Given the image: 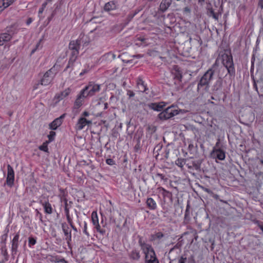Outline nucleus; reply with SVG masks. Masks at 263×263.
<instances>
[{"label":"nucleus","mask_w":263,"mask_h":263,"mask_svg":"<svg viewBox=\"0 0 263 263\" xmlns=\"http://www.w3.org/2000/svg\"><path fill=\"white\" fill-rule=\"evenodd\" d=\"M57 263H67L66 261L64 258H62V259H58L57 258Z\"/></svg>","instance_id":"45"},{"label":"nucleus","mask_w":263,"mask_h":263,"mask_svg":"<svg viewBox=\"0 0 263 263\" xmlns=\"http://www.w3.org/2000/svg\"><path fill=\"white\" fill-rule=\"evenodd\" d=\"M55 136V133L53 131H51L49 133V134L48 135V137L49 138V142H51L54 140V137Z\"/></svg>","instance_id":"34"},{"label":"nucleus","mask_w":263,"mask_h":263,"mask_svg":"<svg viewBox=\"0 0 263 263\" xmlns=\"http://www.w3.org/2000/svg\"><path fill=\"white\" fill-rule=\"evenodd\" d=\"M55 73L53 72L52 68L48 70L44 75L41 80V85L46 86L49 84L53 80Z\"/></svg>","instance_id":"5"},{"label":"nucleus","mask_w":263,"mask_h":263,"mask_svg":"<svg viewBox=\"0 0 263 263\" xmlns=\"http://www.w3.org/2000/svg\"><path fill=\"white\" fill-rule=\"evenodd\" d=\"M7 33L8 34H11V36H12L14 33H15V28L14 26H11L7 27Z\"/></svg>","instance_id":"27"},{"label":"nucleus","mask_w":263,"mask_h":263,"mask_svg":"<svg viewBox=\"0 0 263 263\" xmlns=\"http://www.w3.org/2000/svg\"><path fill=\"white\" fill-rule=\"evenodd\" d=\"M208 11L210 13V15H212L214 18L218 20V16L212 8L209 9Z\"/></svg>","instance_id":"36"},{"label":"nucleus","mask_w":263,"mask_h":263,"mask_svg":"<svg viewBox=\"0 0 263 263\" xmlns=\"http://www.w3.org/2000/svg\"><path fill=\"white\" fill-rule=\"evenodd\" d=\"M28 242L29 246L31 247L32 246L34 245L36 243V241L34 238L32 237H29L28 238Z\"/></svg>","instance_id":"32"},{"label":"nucleus","mask_w":263,"mask_h":263,"mask_svg":"<svg viewBox=\"0 0 263 263\" xmlns=\"http://www.w3.org/2000/svg\"><path fill=\"white\" fill-rule=\"evenodd\" d=\"M49 142L46 141L45 142H44L43 144L39 146V149L41 151H43L45 152H48V148L47 146V144Z\"/></svg>","instance_id":"29"},{"label":"nucleus","mask_w":263,"mask_h":263,"mask_svg":"<svg viewBox=\"0 0 263 263\" xmlns=\"http://www.w3.org/2000/svg\"><path fill=\"white\" fill-rule=\"evenodd\" d=\"M110 4L109 3H107V4H106L105 6H104V9L105 10H107V11H109L110 9Z\"/></svg>","instance_id":"46"},{"label":"nucleus","mask_w":263,"mask_h":263,"mask_svg":"<svg viewBox=\"0 0 263 263\" xmlns=\"http://www.w3.org/2000/svg\"><path fill=\"white\" fill-rule=\"evenodd\" d=\"M70 91L71 90L69 88H67L65 89L64 91L60 92V93L57 94L54 97V100H57L56 103L58 102L61 100H62L64 98L68 96L70 93Z\"/></svg>","instance_id":"14"},{"label":"nucleus","mask_w":263,"mask_h":263,"mask_svg":"<svg viewBox=\"0 0 263 263\" xmlns=\"http://www.w3.org/2000/svg\"><path fill=\"white\" fill-rule=\"evenodd\" d=\"M89 115V114L88 112L87 111H84L83 112V113L82 114V116H84V117H87Z\"/></svg>","instance_id":"54"},{"label":"nucleus","mask_w":263,"mask_h":263,"mask_svg":"<svg viewBox=\"0 0 263 263\" xmlns=\"http://www.w3.org/2000/svg\"><path fill=\"white\" fill-rule=\"evenodd\" d=\"M71 55L69 61V63L68 66H67L66 68L70 67V64L71 63L72 64L76 60L77 57L79 54V50H71Z\"/></svg>","instance_id":"17"},{"label":"nucleus","mask_w":263,"mask_h":263,"mask_svg":"<svg viewBox=\"0 0 263 263\" xmlns=\"http://www.w3.org/2000/svg\"><path fill=\"white\" fill-rule=\"evenodd\" d=\"M43 206H44L45 212L49 214H50L52 213V208L51 207V204L49 203V202H42L41 201Z\"/></svg>","instance_id":"21"},{"label":"nucleus","mask_w":263,"mask_h":263,"mask_svg":"<svg viewBox=\"0 0 263 263\" xmlns=\"http://www.w3.org/2000/svg\"><path fill=\"white\" fill-rule=\"evenodd\" d=\"M137 86L139 91L144 92L146 90V86L144 84V82L141 79H139L137 82Z\"/></svg>","instance_id":"24"},{"label":"nucleus","mask_w":263,"mask_h":263,"mask_svg":"<svg viewBox=\"0 0 263 263\" xmlns=\"http://www.w3.org/2000/svg\"><path fill=\"white\" fill-rule=\"evenodd\" d=\"M81 42L79 40L76 41H72L69 44V48L70 50H75L80 49Z\"/></svg>","instance_id":"15"},{"label":"nucleus","mask_w":263,"mask_h":263,"mask_svg":"<svg viewBox=\"0 0 263 263\" xmlns=\"http://www.w3.org/2000/svg\"><path fill=\"white\" fill-rule=\"evenodd\" d=\"M106 162L107 164L112 165L115 164L114 161L112 159H107L106 160Z\"/></svg>","instance_id":"40"},{"label":"nucleus","mask_w":263,"mask_h":263,"mask_svg":"<svg viewBox=\"0 0 263 263\" xmlns=\"http://www.w3.org/2000/svg\"><path fill=\"white\" fill-rule=\"evenodd\" d=\"M64 201H65V213L66 214H68L69 213V206H68V203H67V200L66 199H64Z\"/></svg>","instance_id":"39"},{"label":"nucleus","mask_w":263,"mask_h":263,"mask_svg":"<svg viewBox=\"0 0 263 263\" xmlns=\"http://www.w3.org/2000/svg\"><path fill=\"white\" fill-rule=\"evenodd\" d=\"M62 121H61L60 119L57 118L49 124L50 128L53 130H55L58 127H59L62 124Z\"/></svg>","instance_id":"19"},{"label":"nucleus","mask_w":263,"mask_h":263,"mask_svg":"<svg viewBox=\"0 0 263 263\" xmlns=\"http://www.w3.org/2000/svg\"><path fill=\"white\" fill-rule=\"evenodd\" d=\"M14 172L13 168L10 164L7 165V177L6 179L7 184L11 187L14 183Z\"/></svg>","instance_id":"6"},{"label":"nucleus","mask_w":263,"mask_h":263,"mask_svg":"<svg viewBox=\"0 0 263 263\" xmlns=\"http://www.w3.org/2000/svg\"><path fill=\"white\" fill-rule=\"evenodd\" d=\"M205 191L206 192L209 193L211 192L210 190H209V189H205Z\"/></svg>","instance_id":"63"},{"label":"nucleus","mask_w":263,"mask_h":263,"mask_svg":"<svg viewBox=\"0 0 263 263\" xmlns=\"http://www.w3.org/2000/svg\"><path fill=\"white\" fill-rule=\"evenodd\" d=\"M130 257L133 259L138 260L140 257V253L136 250H133L130 253Z\"/></svg>","instance_id":"25"},{"label":"nucleus","mask_w":263,"mask_h":263,"mask_svg":"<svg viewBox=\"0 0 263 263\" xmlns=\"http://www.w3.org/2000/svg\"><path fill=\"white\" fill-rule=\"evenodd\" d=\"M176 164L180 167H182L184 164V159H178L176 161Z\"/></svg>","instance_id":"33"},{"label":"nucleus","mask_w":263,"mask_h":263,"mask_svg":"<svg viewBox=\"0 0 263 263\" xmlns=\"http://www.w3.org/2000/svg\"><path fill=\"white\" fill-rule=\"evenodd\" d=\"M145 260L147 263H159L153 249L146 253Z\"/></svg>","instance_id":"7"},{"label":"nucleus","mask_w":263,"mask_h":263,"mask_svg":"<svg viewBox=\"0 0 263 263\" xmlns=\"http://www.w3.org/2000/svg\"><path fill=\"white\" fill-rule=\"evenodd\" d=\"M19 237V234H16L12 240L11 252L13 256H14L17 251Z\"/></svg>","instance_id":"10"},{"label":"nucleus","mask_w":263,"mask_h":263,"mask_svg":"<svg viewBox=\"0 0 263 263\" xmlns=\"http://www.w3.org/2000/svg\"><path fill=\"white\" fill-rule=\"evenodd\" d=\"M66 218H67V221H68V223H69V224H71V223H72V219H71L70 215H69V213L66 214Z\"/></svg>","instance_id":"44"},{"label":"nucleus","mask_w":263,"mask_h":263,"mask_svg":"<svg viewBox=\"0 0 263 263\" xmlns=\"http://www.w3.org/2000/svg\"><path fill=\"white\" fill-rule=\"evenodd\" d=\"M51 261H54L55 262H57V258L56 257H53L51 256V258L49 259Z\"/></svg>","instance_id":"51"},{"label":"nucleus","mask_w":263,"mask_h":263,"mask_svg":"<svg viewBox=\"0 0 263 263\" xmlns=\"http://www.w3.org/2000/svg\"><path fill=\"white\" fill-rule=\"evenodd\" d=\"M164 236V235L161 232H158L156 234V237L158 239H160Z\"/></svg>","instance_id":"41"},{"label":"nucleus","mask_w":263,"mask_h":263,"mask_svg":"<svg viewBox=\"0 0 263 263\" xmlns=\"http://www.w3.org/2000/svg\"><path fill=\"white\" fill-rule=\"evenodd\" d=\"M71 227L72 228V229L76 231V232H77V228L73 225L72 223H71V224H70Z\"/></svg>","instance_id":"55"},{"label":"nucleus","mask_w":263,"mask_h":263,"mask_svg":"<svg viewBox=\"0 0 263 263\" xmlns=\"http://www.w3.org/2000/svg\"><path fill=\"white\" fill-rule=\"evenodd\" d=\"M259 227L263 232V225H259Z\"/></svg>","instance_id":"62"},{"label":"nucleus","mask_w":263,"mask_h":263,"mask_svg":"<svg viewBox=\"0 0 263 263\" xmlns=\"http://www.w3.org/2000/svg\"><path fill=\"white\" fill-rule=\"evenodd\" d=\"M95 227L98 232H100L102 234H104L105 233V231L104 230L101 229V227L100 226L99 223L95 226Z\"/></svg>","instance_id":"37"},{"label":"nucleus","mask_w":263,"mask_h":263,"mask_svg":"<svg viewBox=\"0 0 263 263\" xmlns=\"http://www.w3.org/2000/svg\"><path fill=\"white\" fill-rule=\"evenodd\" d=\"M148 106L151 108L155 110L160 111L162 109L163 105H161L160 103H151L148 104Z\"/></svg>","instance_id":"23"},{"label":"nucleus","mask_w":263,"mask_h":263,"mask_svg":"<svg viewBox=\"0 0 263 263\" xmlns=\"http://www.w3.org/2000/svg\"><path fill=\"white\" fill-rule=\"evenodd\" d=\"M136 15V13H131L128 15V17L129 18V20H132L134 16Z\"/></svg>","instance_id":"49"},{"label":"nucleus","mask_w":263,"mask_h":263,"mask_svg":"<svg viewBox=\"0 0 263 263\" xmlns=\"http://www.w3.org/2000/svg\"><path fill=\"white\" fill-rule=\"evenodd\" d=\"M11 38V34H8L7 33L0 34V41H2V45L4 44L5 42L10 41Z\"/></svg>","instance_id":"20"},{"label":"nucleus","mask_w":263,"mask_h":263,"mask_svg":"<svg viewBox=\"0 0 263 263\" xmlns=\"http://www.w3.org/2000/svg\"><path fill=\"white\" fill-rule=\"evenodd\" d=\"M146 205L149 209L152 210H154L157 208L156 202L152 198H147L146 200Z\"/></svg>","instance_id":"18"},{"label":"nucleus","mask_w":263,"mask_h":263,"mask_svg":"<svg viewBox=\"0 0 263 263\" xmlns=\"http://www.w3.org/2000/svg\"><path fill=\"white\" fill-rule=\"evenodd\" d=\"M100 90V86L99 85L90 82L89 83L88 85L82 90H84L85 95L87 97V96H93L96 92H99Z\"/></svg>","instance_id":"4"},{"label":"nucleus","mask_w":263,"mask_h":263,"mask_svg":"<svg viewBox=\"0 0 263 263\" xmlns=\"http://www.w3.org/2000/svg\"><path fill=\"white\" fill-rule=\"evenodd\" d=\"M88 71V70L87 69H84L80 73V76H83L84 74L87 73Z\"/></svg>","instance_id":"48"},{"label":"nucleus","mask_w":263,"mask_h":263,"mask_svg":"<svg viewBox=\"0 0 263 263\" xmlns=\"http://www.w3.org/2000/svg\"><path fill=\"white\" fill-rule=\"evenodd\" d=\"M214 70L213 68L209 69L200 78L197 85V91L204 87L205 91H208L209 88V84L211 81L213 79Z\"/></svg>","instance_id":"1"},{"label":"nucleus","mask_w":263,"mask_h":263,"mask_svg":"<svg viewBox=\"0 0 263 263\" xmlns=\"http://www.w3.org/2000/svg\"><path fill=\"white\" fill-rule=\"evenodd\" d=\"M91 123L92 122L91 121L88 120L84 117H81L76 124V129L77 130H81L86 125L91 124Z\"/></svg>","instance_id":"8"},{"label":"nucleus","mask_w":263,"mask_h":263,"mask_svg":"<svg viewBox=\"0 0 263 263\" xmlns=\"http://www.w3.org/2000/svg\"><path fill=\"white\" fill-rule=\"evenodd\" d=\"M222 64L226 68L228 73L231 77H234L235 70L234 66L233 58L230 52L225 53L222 55Z\"/></svg>","instance_id":"3"},{"label":"nucleus","mask_w":263,"mask_h":263,"mask_svg":"<svg viewBox=\"0 0 263 263\" xmlns=\"http://www.w3.org/2000/svg\"><path fill=\"white\" fill-rule=\"evenodd\" d=\"M65 115H66L65 114H64L62 115L60 117L57 118H58V119H60V120H61V121H62V122H63V118L65 117Z\"/></svg>","instance_id":"53"},{"label":"nucleus","mask_w":263,"mask_h":263,"mask_svg":"<svg viewBox=\"0 0 263 263\" xmlns=\"http://www.w3.org/2000/svg\"><path fill=\"white\" fill-rule=\"evenodd\" d=\"M91 216H92V223L94 226H96V224H97L99 223L97 213L95 212H93L92 213Z\"/></svg>","instance_id":"26"},{"label":"nucleus","mask_w":263,"mask_h":263,"mask_svg":"<svg viewBox=\"0 0 263 263\" xmlns=\"http://www.w3.org/2000/svg\"><path fill=\"white\" fill-rule=\"evenodd\" d=\"M47 2H45L42 5V7L40 9L39 11V14H40L41 13H43L44 9L45 8V7H46L47 6Z\"/></svg>","instance_id":"38"},{"label":"nucleus","mask_w":263,"mask_h":263,"mask_svg":"<svg viewBox=\"0 0 263 263\" xmlns=\"http://www.w3.org/2000/svg\"><path fill=\"white\" fill-rule=\"evenodd\" d=\"M14 0H4L3 2V6L4 8H7L12 4Z\"/></svg>","instance_id":"31"},{"label":"nucleus","mask_w":263,"mask_h":263,"mask_svg":"<svg viewBox=\"0 0 263 263\" xmlns=\"http://www.w3.org/2000/svg\"><path fill=\"white\" fill-rule=\"evenodd\" d=\"M258 175L263 178V172H260L258 173Z\"/></svg>","instance_id":"60"},{"label":"nucleus","mask_w":263,"mask_h":263,"mask_svg":"<svg viewBox=\"0 0 263 263\" xmlns=\"http://www.w3.org/2000/svg\"><path fill=\"white\" fill-rule=\"evenodd\" d=\"M83 232L87 236L89 235L87 231V223L86 222H84Z\"/></svg>","instance_id":"43"},{"label":"nucleus","mask_w":263,"mask_h":263,"mask_svg":"<svg viewBox=\"0 0 263 263\" xmlns=\"http://www.w3.org/2000/svg\"><path fill=\"white\" fill-rule=\"evenodd\" d=\"M86 98V95L84 93V90H81L80 94L78 95L77 99L74 102V107L75 108H78L82 105V103L84 100V99Z\"/></svg>","instance_id":"11"},{"label":"nucleus","mask_w":263,"mask_h":263,"mask_svg":"<svg viewBox=\"0 0 263 263\" xmlns=\"http://www.w3.org/2000/svg\"><path fill=\"white\" fill-rule=\"evenodd\" d=\"M2 253L5 256V260H7L8 259V255L7 253V249L6 248V246H4L2 247Z\"/></svg>","instance_id":"30"},{"label":"nucleus","mask_w":263,"mask_h":263,"mask_svg":"<svg viewBox=\"0 0 263 263\" xmlns=\"http://www.w3.org/2000/svg\"><path fill=\"white\" fill-rule=\"evenodd\" d=\"M32 22V18L31 17H29L27 20L26 24H27V25H29V24H30Z\"/></svg>","instance_id":"52"},{"label":"nucleus","mask_w":263,"mask_h":263,"mask_svg":"<svg viewBox=\"0 0 263 263\" xmlns=\"http://www.w3.org/2000/svg\"><path fill=\"white\" fill-rule=\"evenodd\" d=\"M220 201L221 202H222L224 203H227V201H224V200H221V199H220Z\"/></svg>","instance_id":"64"},{"label":"nucleus","mask_w":263,"mask_h":263,"mask_svg":"<svg viewBox=\"0 0 263 263\" xmlns=\"http://www.w3.org/2000/svg\"><path fill=\"white\" fill-rule=\"evenodd\" d=\"M202 163L201 160H198L197 161L192 162V166H188L189 168L194 167L196 170L199 171L200 170V165Z\"/></svg>","instance_id":"22"},{"label":"nucleus","mask_w":263,"mask_h":263,"mask_svg":"<svg viewBox=\"0 0 263 263\" xmlns=\"http://www.w3.org/2000/svg\"><path fill=\"white\" fill-rule=\"evenodd\" d=\"M157 175L160 177L161 179H163L164 176L162 174H158Z\"/></svg>","instance_id":"57"},{"label":"nucleus","mask_w":263,"mask_h":263,"mask_svg":"<svg viewBox=\"0 0 263 263\" xmlns=\"http://www.w3.org/2000/svg\"><path fill=\"white\" fill-rule=\"evenodd\" d=\"M107 54L108 55H111L112 58L113 59H115V58H116V55L114 53H111L109 52V53H108Z\"/></svg>","instance_id":"56"},{"label":"nucleus","mask_w":263,"mask_h":263,"mask_svg":"<svg viewBox=\"0 0 263 263\" xmlns=\"http://www.w3.org/2000/svg\"><path fill=\"white\" fill-rule=\"evenodd\" d=\"M62 230L64 232V235L66 236V239L69 241L71 240V231H69V228L66 223H62Z\"/></svg>","instance_id":"16"},{"label":"nucleus","mask_w":263,"mask_h":263,"mask_svg":"<svg viewBox=\"0 0 263 263\" xmlns=\"http://www.w3.org/2000/svg\"><path fill=\"white\" fill-rule=\"evenodd\" d=\"M174 75V79L178 80L179 81H181L182 76L181 73L179 71L176 70L175 72L173 73Z\"/></svg>","instance_id":"28"},{"label":"nucleus","mask_w":263,"mask_h":263,"mask_svg":"<svg viewBox=\"0 0 263 263\" xmlns=\"http://www.w3.org/2000/svg\"><path fill=\"white\" fill-rule=\"evenodd\" d=\"M211 155L220 160H223L226 157L225 153L220 148L216 149L215 147L213 148Z\"/></svg>","instance_id":"9"},{"label":"nucleus","mask_w":263,"mask_h":263,"mask_svg":"<svg viewBox=\"0 0 263 263\" xmlns=\"http://www.w3.org/2000/svg\"><path fill=\"white\" fill-rule=\"evenodd\" d=\"M108 107V104L107 103H104V109H106Z\"/></svg>","instance_id":"61"},{"label":"nucleus","mask_w":263,"mask_h":263,"mask_svg":"<svg viewBox=\"0 0 263 263\" xmlns=\"http://www.w3.org/2000/svg\"><path fill=\"white\" fill-rule=\"evenodd\" d=\"M41 85V82H38L36 84H35L33 87V90H35L38 87H39V86Z\"/></svg>","instance_id":"47"},{"label":"nucleus","mask_w":263,"mask_h":263,"mask_svg":"<svg viewBox=\"0 0 263 263\" xmlns=\"http://www.w3.org/2000/svg\"><path fill=\"white\" fill-rule=\"evenodd\" d=\"M184 11L185 12H190V9L188 8V7H185L184 8Z\"/></svg>","instance_id":"58"},{"label":"nucleus","mask_w":263,"mask_h":263,"mask_svg":"<svg viewBox=\"0 0 263 263\" xmlns=\"http://www.w3.org/2000/svg\"><path fill=\"white\" fill-rule=\"evenodd\" d=\"M258 6L260 7L261 9L263 8V0L259 1L258 3Z\"/></svg>","instance_id":"50"},{"label":"nucleus","mask_w":263,"mask_h":263,"mask_svg":"<svg viewBox=\"0 0 263 263\" xmlns=\"http://www.w3.org/2000/svg\"><path fill=\"white\" fill-rule=\"evenodd\" d=\"M194 148V145L193 144H190L189 145V148L190 149H191L192 148Z\"/></svg>","instance_id":"59"},{"label":"nucleus","mask_w":263,"mask_h":263,"mask_svg":"<svg viewBox=\"0 0 263 263\" xmlns=\"http://www.w3.org/2000/svg\"><path fill=\"white\" fill-rule=\"evenodd\" d=\"M184 110L179 109L177 106L172 105L168 107L158 115V118L161 120L169 119L180 113L183 114Z\"/></svg>","instance_id":"2"},{"label":"nucleus","mask_w":263,"mask_h":263,"mask_svg":"<svg viewBox=\"0 0 263 263\" xmlns=\"http://www.w3.org/2000/svg\"><path fill=\"white\" fill-rule=\"evenodd\" d=\"M187 262V259L185 255L181 256L178 260V263H186Z\"/></svg>","instance_id":"35"},{"label":"nucleus","mask_w":263,"mask_h":263,"mask_svg":"<svg viewBox=\"0 0 263 263\" xmlns=\"http://www.w3.org/2000/svg\"><path fill=\"white\" fill-rule=\"evenodd\" d=\"M127 94L129 96V98L135 96V93L130 90H127Z\"/></svg>","instance_id":"42"},{"label":"nucleus","mask_w":263,"mask_h":263,"mask_svg":"<svg viewBox=\"0 0 263 263\" xmlns=\"http://www.w3.org/2000/svg\"><path fill=\"white\" fill-rule=\"evenodd\" d=\"M172 0H162L159 6V10L162 12L166 11L171 6Z\"/></svg>","instance_id":"13"},{"label":"nucleus","mask_w":263,"mask_h":263,"mask_svg":"<svg viewBox=\"0 0 263 263\" xmlns=\"http://www.w3.org/2000/svg\"><path fill=\"white\" fill-rule=\"evenodd\" d=\"M139 237V243L141 247V249L143 250L144 253L146 254V252L150 251L152 249H153L151 246L148 244L145 243V241L143 240V238L138 236Z\"/></svg>","instance_id":"12"}]
</instances>
